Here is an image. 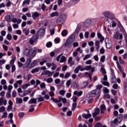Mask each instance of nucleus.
Here are the masks:
<instances>
[{
	"instance_id": "1",
	"label": "nucleus",
	"mask_w": 127,
	"mask_h": 127,
	"mask_svg": "<svg viewBox=\"0 0 127 127\" xmlns=\"http://www.w3.org/2000/svg\"><path fill=\"white\" fill-rule=\"evenodd\" d=\"M37 52V48L35 47L31 50L25 48L23 53L25 56H28L29 59H33L34 57L36 56V52Z\"/></svg>"
},
{
	"instance_id": "2",
	"label": "nucleus",
	"mask_w": 127,
	"mask_h": 127,
	"mask_svg": "<svg viewBox=\"0 0 127 127\" xmlns=\"http://www.w3.org/2000/svg\"><path fill=\"white\" fill-rule=\"evenodd\" d=\"M75 35L71 34L66 40L65 43L64 44V47H67V48H71L72 47V43L74 42L75 40Z\"/></svg>"
},
{
	"instance_id": "3",
	"label": "nucleus",
	"mask_w": 127,
	"mask_h": 127,
	"mask_svg": "<svg viewBox=\"0 0 127 127\" xmlns=\"http://www.w3.org/2000/svg\"><path fill=\"white\" fill-rule=\"evenodd\" d=\"M102 15L105 17V18H109V19H113L116 17L115 14L113 12L109 10L104 11L102 13Z\"/></svg>"
},
{
	"instance_id": "4",
	"label": "nucleus",
	"mask_w": 127,
	"mask_h": 127,
	"mask_svg": "<svg viewBox=\"0 0 127 127\" xmlns=\"http://www.w3.org/2000/svg\"><path fill=\"white\" fill-rule=\"evenodd\" d=\"M100 96H101V94L99 93L98 91H96L95 89L89 92L87 95V96L89 97V98H93L94 97H100Z\"/></svg>"
},
{
	"instance_id": "5",
	"label": "nucleus",
	"mask_w": 127,
	"mask_h": 127,
	"mask_svg": "<svg viewBox=\"0 0 127 127\" xmlns=\"http://www.w3.org/2000/svg\"><path fill=\"white\" fill-rule=\"evenodd\" d=\"M123 120V115L120 114L117 117V118L115 119L114 121L111 122V125L113 126V124H121Z\"/></svg>"
},
{
	"instance_id": "6",
	"label": "nucleus",
	"mask_w": 127,
	"mask_h": 127,
	"mask_svg": "<svg viewBox=\"0 0 127 127\" xmlns=\"http://www.w3.org/2000/svg\"><path fill=\"white\" fill-rule=\"evenodd\" d=\"M123 38V34H120L119 32H116V33L113 35V39L122 40Z\"/></svg>"
},
{
	"instance_id": "7",
	"label": "nucleus",
	"mask_w": 127,
	"mask_h": 127,
	"mask_svg": "<svg viewBox=\"0 0 127 127\" xmlns=\"http://www.w3.org/2000/svg\"><path fill=\"white\" fill-rule=\"evenodd\" d=\"M82 70L83 71H89L91 70V72L92 73H94L95 72V67H92V65H86L84 68L82 67Z\"/></svg>"
},
{
	"instance_id": "8",
	"label": "nucleus",
	"mask_w": 127,
	"mask_h": 127,
	"mask_svg": "<svg viewBox=\"0 0 127 127\" xmlns=\"http://www.w3.org/2000/svg\"><path fill=\"white\" fill-rule=\"evenodd\" d=\"M38 39V35L33 36L29 40V43L31 45H33L34 43H35Z\"/></svg>"
},
{
	"instance_id": "9",
	"label": "nucleus",
	"mask_w": 127,
	"mask_h": 127,
	"mask_svg": "<svg viewBox=\"0 0 127 127\" xmlns=\"http://www.w3.org/2000/svg\"><path fill=\"white\" fill-rule=\"evenodd\" d=\"M53 74H54V71L51 72L48 70H45L42 73V75L48 76V77H51Z\"/></svg>"
},
{
	"instance_id": "10",
	"label": "nucleus",
	"mask_w": 127,
	"mask_h": 127,
	"mask_svg": "<svg viewBox=\"0 0 127 127\" xmlns=\"http://www.w3.org/2000/svg\"><path fill=\"white\" fill-rule=\"evenodd\" d=\"M91 23H92L91 20L87 19L83 22V26L86 28L89 27L91 25Z\"/></svg>"
},
{
	"instance_id": "11",
	"label": "nucleus",
	"mask_w": 127,
	"mask_h": 127,
	"mask_svg": "<svg viewBox=\"0 0 127 127\" xmlns=\"http://www.w3.org/2000/svg\"><path fill=\"white\" fill-rule=\"evenodd\" d=\"M49 94L50 97H51V101H53V102L54 103L57 101V99L54 98V96H55V94H54V92H53V91H50L49 92Z\"/></svg>"
},
{
	"instance_id": "12",
	"label": "nucleus",
	"mask_w": 127,
	"mask_h": 127,
	"mask_svg": "<svg viewBox=\"0 0 127 127\" xmlns=\"http://www.w3.org/2000/svg\"><path fill=\"white\" fill-rule=\"evenodd\" d=\"M119 22H120V21H118V19H115V18H113V20H112L111 21L112 27H116V26H117V23H118L119 24Z\"/></svg>"
},
{
	"instance_id": "13",
	"label": "nucleus",
	"mask_w": 127,
	"mask_h": 127,
	"mask_svg": "<svg viewBox=\"0 0 127 127\" xmlns=\"http://www.w3.org/2000/svg\"><path fill=\"white\" fill-rule=\"evenodd\" d=\"M31 63V59H29L27 60L26 63H25V66H24L23 68V69H25V68H28L29 69H31L30 67V64Z\"/></svg>"
},
{
	"instance_id": "14",
	"label": "nucleus",
	"mask_w": 127,
	"mask_h": 127,
	"mask_svg": "<svg viewBox=\"0 0 127 127\" xmlns=\"http://www.w3.org/2000/svg\"><path fill=\"white\" fill-rule=\"evenodd\" d=\"M99 114H100V109L96 108L94 109V112L92 113V117H93V118H96V116H98Z\"/></svg>"
},
{
	"instance_id": "15",
	"label": "nucleus",
	"mask_w": 127,
	"mask_h": 127,
	"mask_svg": "<svg viewBox=\"0 0 127 127\" xmlns=\"http://www.w3.org/2000/svg\"><path fill=\"white\" fill-rule=\"evenodd\" d=\"M31 93V91L29 90H25L24 91H22L20 94H19L20 97H24L26 96V95L28 94H30Z\"/></svg>"
},
{
	"instance_id": "16",
	"label": "nucleus",
	"mask_w": 127,
	"mask_h": 127,
	"mask_svg": "<svg viewBox=\"0 0 127 127\" xmlns=\"http://www.w3.org/2000/svg\"><path fill=\"white\" fill-rule=\"evenodd\" d=\"M45 33V30L44 29H40L37 33L36 34V35H38V37L39 36H43Z\"/></svg>"
},
{
	"instance_id": "17",
	"label": "nucleus",
	"mask_w": 127,
	"mask_h": 127,
	"mask_svg": "<svg viewBox=\"0 0 127 127\" xmlns=\"http://www.w3.org/2000/svg\"><path fill=\"white\" fill-rule=\"evenodd\" d=\"M40 14L38 12H34L32 13V17L34 20H36L37 19V17L40 16Z\"/></svg>"
},
{
	"instance_id": "18",
	"label": "nucleus",
	"mask_w": 127,
	"mask_h": 127,
	"mask_svg": "<svg viewBox=\"0 0 127 127\" xmlns=\"http://www.w3.org/2000/svg\"><path fill=\"white\" fill-rule=\"evenodd\" d=\"M21 84H22V80L16 81L15 83L14 84V87L15 89H17V88L18 87V85H19V86H21Z\"/></svg>"
},
{
	"instance_id": "19",
	"label": "nucleus",
	"mask_w": 127,
	"mask_h": 127,
	"mask_svg": "<svg viewBox=\"0 0 127 127\" xmlns=\"http://www.w3.org/2000/svg\"><path fill=\"white\" fill-rule=\"evenodd\" d=\"M79 70H80L81 72H83V70H82V69L81 65L77 66L74 69V73H75V74H78V73H79Z\"/></svg>"
},
{
	"instance_id": "20",
	"label": "nucleus",
	"mask_w": 127,
	"mask_h": 127,
	"mask_svg": "<svg viewBox=\"0 0 127 127\" xmlns=\"http://www.w3.org/2000/svg\"><path fill=\"white\" fill-rule=\"evenodd\" d=\"M96 89H95L97 92H98L101 95V90L103 88V85L101 84H98L96 86Z\"/></svg>"
},
{
	"instance_id": "21",
	"label": "nucleus",
	"mask_w": 127,
	"mask_h": 127,
	"mask_svg": "<svg viewBox=\"0 0 127 127\" xmlns=\"http://www.w3.org/2000/svg\"><path fill=\"white\" fill-rule=\"evenodd\" d=\"M97 37L98 38H99L100 40V42H103L104 40H105V38L103 37V35H102V34L100 33H97Z\"/></svg>"
},
{
	"instance_id": "22",
	"label": "nucleus",
	"mask_w": 127,
	"mask_h": 127,
	"mask_svg": "<svg viewBox=\"0 0 127 127\" xmlns=\"http://www.w3.org/2000/svg\"><path fill=\"white\" fill-rule=\"evenodd\" d=\"M73 95L74 96H78V97H81V95H83V91H78L75 90L73 92Z\"/></svg>"
},
{
	"instance_id": "23",
	"label": "nucleus",
	"mask_w": 127,
	"mask_h": 127,
	"mask_svg": "<svg viewBox=\"0 0 127 127\" xmlns=\"http://www.w3.org/2000/svg\"><path fill=\"white\" fill-rule=\"evenodd\" d=\"M92 117V114H83L82 115V118H83V119H85L86 120H88V119H90V118H91Z\"/></svg>"
},
{
	"instance_id": "24",
	"label": "nucleus",
	"mask_w": 127,
	"mask_h": 127,
	"mask_svg": "<svg viewBox=\"0 0 127 127\" xmlns=\"http://www.w3.org/2000/svg\"><path fill=\"white\" fill-rule=\"evenodd\" d=\"M23 78L26 81H29V80H30L31 78H32V75H31V74H28L26 76L24 75Z\"/></svg>"
},
{
	"instance_id": "25",
	"label": "nucleus",
	"mask_w": 127,
	"mask_h": 127,
	"mask_svg": "<svg viewBox=\"0 0 127 127\" xmlns=\"http://www.w3.org/2000/svg\"><path fill=\"white\" fill-rule=\"evenodd\" d=\"M118 27L120 28V31L122 32H123L124 34L126 32V31H125V29H124V27H123V25H122L121 22H119Z\"/></svg>"
},
{
	"instance_id": "26",
	"label": "nucleus",
	"mask_w": 127,
	"mask_h": 127,
	"mask_svg": "<svg viewBox=\"0 0 127 127\" xmlns=\"http://www.w3.org/2000/svg\"><path fill=\"white\" fill-rule=\"evenodd\" d=\"M40 70V67H36L31 70V73H32V74H34L35 73H37L39 72Z\"/></svg>"
},
{
	"instance_id": "27",
	"label": "nucleus",
	"mask_w": 127,
	"mask_h": 127,
	"mask_svg": "<svg viewBox=\"0 0 127 127\" xmlns=\"http://www.w3.org/2000/svg\"><path fill=\"white\" fill-rule=\"evenodd\" d=\"M37 64V61L34 60L32 61V62L30 64V67L31 69L33 68V67H35Z\"/></svg>"
},
{
	"instance_id": "28",
	"label": "nucleus",
	"mask_w": 127,
	"mask_h": 127,
	"mask_svg": "<svg viewBox=\"0 0 127 127\" xmlns=\"http://www.w3.org/2000/svg\"><path fill=\"white\" fill-rule=\"evenodd\" d=\"M95 45L96 46L97 52H99V49H100V42L99 41H96Z\"/></svg>"
},
{
	"instance_id": "29",
	"label": "nucleus",
	"mask_w": 127,
	"mask_h": 127,
	"mask_svg": "<svg viewBox=\"0 0 127 127\" xmlns=\"http://www.w3.org/2000/svg\"><path fill=\"white\" fill-rule=\"evenodd\" d=\"M106 110V106L104 104L100 106V111L102 114H104Z\"/></svg>"
},
{
	"instance_id": "30",
	"label": "nucleus",
	"mask_w": 127,
	"mask_h": 127,
	"mask_svg": "<svg viewBox=\"0 0 127 127\" xmlns=\"http://www.w3.org/2000/svg\"><path fill=\"white\" fill-rule=\"evenodd\" d=\"M37 98H31V100H29V104H36Z\"/></svg>"
},
{
	"instance_id": "31",
	"label": "nucleus",
	"mask_w": 127,
	"mask_h": 127,
	"mask_svg": "<svg viewBox=\"0 0 127 127\" xmlns=\"http://www.w3.org/2000/svg\"><path fill=\"white\" fill-rule=\"evenodd\" d=\"M44 81L47 82L48 83H52L53 82V78L49 77L48 79L44 78Z\"/></svg>"
},
{
	"instance_id": "32",
	"label": "nucleus",
	"mask_w": 127,
	"mask_h": 127,
	"mask_svg": "<svg viewBox=\"0 0 127 127\" xmlns=\"http://www.w3.org/2000/svg\"><path fill=\"white\" fill-rule=\"evenodd\" d=\"M101 82L104 86H107V87H110V82L104 81L103 80H101Z\"/></svg>"
},
{
	"instance_id": "33",
	"label": "nucleus",
	"mask_w": 127,
	"mask_h": 127,
	"mask_svg": "<svg viewBox=\"0 0 127 127\" xmlns=\"http://www.w3.org/2000/svg\"><path fill=\"white\" fill-rule=\"evenodd\" d=\"M107 40H109V39L106 38L105 39V42H106V47L107 48H108V49H110V48H112V44L111 43H107Z\"/></svg>"
},
{
	"instance_id": "34",
	"label": "nucleus",
	"mask_w": 127,
	"mask_h": 127,
	"mask_svg": "<svg viewBox=\"0 0 127 127\" xmlns=\"http://www.w3.org/2000/svg\"><path fill=\"white\" fill-rule=\"evenodd\" d=\"M5 19L6 20V21H8V22L11 21V15H7L5 16Z\"/></svg>"
},
{
	"instance_id": "35",
	"label": "nucleus",
	"mask_w": 127,
	"mask_h": 127,
	"mask_svg": "<svg viewBox=\"0 0 127 127\" xmlns=\"http://www.w3.org/2000/svg\"><path fill=\"white\" fill-rule=\"evenodd\" d=\"M62 35L63 36V37H65V36H67L68 35V31L66 30H64L62 32Z\"/></svg>"
},
{
	"instance_id": "36",
	"label": "nucleus",
	"mask_w": 127,
	"mask_h": 127,
	"mask_svg": "<svg viewBox=\"0 0 127 127\" xmlns=\"http://www.w3.org/2000/svg\"><path fill=\"white\" fill-rule=\"evenodd\" d=\"M38 100V103H40V102H44L45 99L44 97H42L41 95L39 96V97L37 98Z\"/></svg>"
},
{
	"instance_id": "37",
	"label": "nucleus",
	"mask_w": 127,
	"mask_h": 127,
	"mask_svg": "<svg viewBox=\"0 0 127 127\" xmlns=\"http://www.w3.org/2000/svg\"><path fill=\"white\" fill-rule=\"evenodd\" d=\"M111 82L112 83V84L117 83V78H116V76L114 75L112 76Z\"/></svg>"
},
{
	"instance_id": "38",
	"label": "nucleus",
	"mask_w": 127,
	"mask_h": 127,
	"mask_svg": "<svg viewBox=\"0 0 127 127\" xmlns=\"http://www.w3.org/2000/svg\"><path fill=\"white\" fill-rule=\"evenodd\" d=\"M15 60H16V57H15V56H13L12 57V59L10 62V64L11 65H14L13 64H14V62H15Z\"/></svg>"
},
{
	"instance_id": "39",
	"label": "nucleus",
	"mask_w": 127,
	"mask_h": 127,
	"mask_svg": "<svg viewBox=\"0 0 127 127\" xmlns=\"http://www.w3.org/2000/svg\"><path fill=\"white\" fill-rule=\"evenodd\" d=\"M59 15V13L57 12H53L50 14L51 17H54L55 16H58Z\"/></svg>"
},
{
	"instance_id": "40",
	"label": "nucleus",
	"mask_w": 127,
	"mask_h": 127,
	"mask_svg": "<svg viewBox=\"0 0 127 127\" xmlns=\"http://www.w3.org/2000/svg\"><path fill=\"white\" fill-rule=\"evenodd\" d=\"M29 86H30V83H26L22 86V88H23V90H26L27 87H29Z\"/></svg>"
},
{
	"instance_id": "41",
	"label": "nucleus",
	"mask_w": 127,
	"mask_h": 127,
	"mask_svg": "<svg viewBox=\"0 0 127 127\" xmlns=\"http://www.w3.org/2000/svg\"><path fill=\"white\" fill-rule=\"evenodd\" d=\"M57 23H62V24H63V23H64V21L62 20L61 17H59L57 19Z\"/></svg>"
},
{
	"instance_id": "42",
	"label": "nucleus",
	"mask_w": 127,
	"mask_h": 127,
	"mask_svg": "<svg viewBox=\"0 0 127 127\" xmlns=\"http://www.w3.org/2000/svg\"><path fill=\"white\" fill-rule=\"evenodd\" d=\"M66 57H65L64 56H62L61 58V60H60V63H64V62H66Z\"/></svg>"
},
{
	"instance_id": "43",
	"label": "nucleus",
	"mask_w": 127,
	"mask_h": 127,
	"mask_svg": "<svg viewBox=\"0 0 127 127\" xmlns=\"http://www.w3.org/2000/svg\"><path fill=\"white\" fill-rule=\"evenodd\" d=\"M88 86V82L87 81H84L83 83H81V87L82 88H86Z\"/></svg>"
},
{
	"instance_id": "44",
	"label": "nucleus",
	"mask_w": 127,
	"mask_h": 127,
	"mask_svg": "<svg viewBox=\"0 0 127 127\" xmlns=\"http://www.w3.org/2000/svg\"><path fill=\"white\" fill-rule=\"evenodd\" d=\"M60 17H61L62 20H63V21H64V22L66 20V19L67 18L66 15L64 14L61 15Z\"/></svg>"
},
{
	"instance_id": "45",
	"label": "nucleus",
	"mask_w": 127,
	"mask_h": 127,
	"mask_svg": "<svg viewBox=\"0 0 127 127\" xmlns=\"http://www.w3.org/2000/svg\"><path fill=\"white\" fill-rule=\"evenodd\" d=\"M76 108H77V103H72L71 111H75V110H76Z\"/></svg>"
},
{
	"instance_id": "46",
	"label": "nucleus",
	"mask_w": 127,
	"mask_h": 127,
	"mask_svg": "<svg viewBox=\"0 0 127 127\" xmlns=\"http://www.w3.org/2000/svg\"><path fill=\"white\" fill-rule=\"evenodd\" d=\"M23 33H24L25 35L27 36L28 35V34H29V30H27L26 29H23Z\"/></svg>"
},
{
	"instance_id": "47",
	"label": "nucleus",
	"mask_w": 127,
	"mask_h": 127,
	"mask_svg": "<svg viewBox=\"0 0 127 127\" xmlns=\"http://www.w3.org/2000/svg\"><path fill=\"white\" fill-rule=\"evenodd\" d=\"M59 100L57 99V101H56V102L54 103H55V104H59V103H61L62 101L63 97H62V96H59Z\"/></svg>"
},
{
	"instance_id": "48",
	"label": "nucleus",
	"mask_w": 127,
	"mask_h": 127,
	"mask_svg": "<svg viewBox=\"0 0 127 127\" xmlns=\"http://www.w3.org/2000/svg\"><path fill=\"white\" fill-rule=\"evenodd\" d=\"M80 29H81V26L80 25H78L75 29V33H78L80 31Z\"/></svg>"
},
{
	"instance_id": "49",
	"label": "nucleus",
	"mask_w": 127,
	"mask_h": 127,
	"mask_svg": "<svg viewBox=\"0 0 127 127\" xmlns=\"http://www.w3.org/2000/svg\"><path fill=\"white\" fill-rule=\"evenodd\" d=\"M16 102L17 104H21V103H22V99L16 98Z\"/></svg>"
},
{
	"instance_id": "50",
	"label": "nucleus",
	"mask_w": 127,
	"mask_h": 127,
	"mask_svg": "<svg viewBox=\"0 0 127 127\" xmlns=\"http://www.w3.org/2000/svg\"><path fill=\"white\" fill-rule=\"evenodd\" d=\"M7 118V112H5L3 113V115L1 116L2 119H6Z\"/></svg>"
},
{
	"instance_id": "51",
	"label": "nucleus",
	"mask_w": 127,
	"mask_h": 127,
	"mask_svg": "<svg viewBox=\"0 0 127 127\" xmlns=\"http://www.w3.org/2000/svg\"><path fill=\"white\" fill-rule=\"evenodd\" d=\"M103 92L105 94H108V93H109V89H108V88L104 87L103 89Z\"/></svg>"
},
{
	"instance_id": "52",
	"label": "nucleus",
	"mask_w": 127,
	"mask_h": 127,
	"mask_svg": "<svg viewBox=\"0 0 127 127\" xmlns=\"http://www.w3.org/2000/svg\"><path fill=\"white\" fill-rule=\"evenodd\" d=\"M65 93H66V91L64 90H61L59 91L60 95H61V96H64L65 95Z\"/></svg>"
},
{
	"instance_id": "53",
	"label": "nucleus",
	"mask_w": 127,
	"mask_h": 127,
	"mask_svg": "<svg viewBox=\"0 0 127 127\" xmlns=\"http://www.w3.org/2000/svg\"><path fill=\"white\" fill-rule=\"evenodd\" d=\"M52 67L51 68V69L54 70H56V68H57V64H55L54 63H53V65H52Z\"/></svg>"
},
{
	"instance_id": "54",
	"label": "nucleus",
	"mask_w": 127,
	"mask_h": 127,
	"mask_svg": "<svg viewBox=\"0 0 127 127\" xmlns=\"http://www.w3.org/2000/svg\"><path fill=\"white\" fill-rule=\"evenodd\" d=\"M6 38L9 40V41H10L11 39H12V36H11V35L10 34H8L6 36Z\"/></svg>"
},
{
	"instance_id": "55",
	"label": "nucleus",
	"mask_w": 127,
	"mask_h": 127,
	"mask_svg": "<svg viewBox=\"0 0 127 127\" xmlns=\"http://www.w3.org/2000/svg\"><path fill=\"white\" fill-rule=\"evenodd\" d=\"M60 38H56V39H55V43H56V44H58V43H60Z\"/></svg>"
},
{
	"instance_id": "56",
	"label": "nucleus",
	"mask_w": 127,
	"mask_h": 127,
	"mask_svg": "<svg viewBox=\"0 0 127 127\" xmlns=\"http://www.w3.org/2000/svg\"><path fill=\"white\" fill-rule=\"evenodd\" d=\"M106 60V56H102L100 58V62L104 63L105 62V60Z\"/></svg>"
},
{
	"instance_id": "57",
	"label": "nucleus",
	"mask_w": 127,
	"mask_h": 127,
	"mask_svg": "<svg viewBox=\"0 0 127 127\" xmlns=\"http://www.w3.org/2000/svg\"><path fill=\"white\" fill-rule=\"evenodd\" d=\"M70 85H71V80H68L66 82V87L69 88V87H70Z\"/></svg>"
},
{
	"instance_id": "58",
	"label": "nucleus",
	"mask_w": 127,
	"mask_h": 127,
	"mask_svg": "<svg viewBox=\"0 0 127 127\" xmlns=\"http://www.w3.org/2000/svg\"><path fill=\"white\" fill-rule=\"evenodd\" d=\"M46 46L48 48H50V47H52V43L51 42H49L46 44Z\"/></svg>"
},
{
	"instance_id": "59",
	"label": "nucleus",
	"mask_w": 127,
	"mask_h": 127,
	"mask_svg": "<svg viewBox=\"0 0 127 127\" xmlns=\"http://www.w3.org/2000/svg\"><path fill=\"white\" fill-rule=\"evenodd\" d=\"M30 1L29 0H25L23 2L22 5H24V4H29Z\"/></svg>"
},
{
	"instance_id": "60",
	"label": "nucleus",
	"mask_w": 127,
	"mask_h": 127,
	"mask_svg": "<svg viewBox=\"0 0 127 127\" xmlns=\"http://www.w3.org/2000/svg\"><path fill=\"white\" fill-rule=\"evenodd\" d=\"M5 111V107L4 106H1L0 107V113H3Z\"/></svg>"
},
{
	"instance_id": "61",
	"label": "nucleus",
	"mask_w": 127,
	"mask_h": 127,
	"mask_svg": "<svg viewBox=\"0 0 127 127\" xmlns=\"http://www.w3.org/2000/svg\"><path fill=\"white\" fill-rule=\"evenodd\" d=\"M117 64L118 68V69H120V71H121V72H124V70L122 69V67H121V65H120V64L119 63V62L117 63Z\"/></svg>"
},
{
	"instance_id": "62",
	"label": "nucleus",
	"mask_w": 127,
	"mask_h": 127,
	"mask_svg": "<svg viewBox=\"0 0 127 127\" xmlns=\"http://www.w3.org/2000/svg\"><path fill=\"white\" fill-rule=\"evenodd\" d=\"M2 48L5 51H7V50H8V47L5 45H2Z\"/></svg>"
},
{
	"instance_id": "63",
	"label": "nucleus",
	"mask_w": 127,
	"mask_h": 127,
	"mask_svg": "<svg viewBox=\"0 0 127 127\" xmlns=\"http://www.w3.org/2000/svg\"><path fill=\"white\" fill-rule=\"evenodd\" d=\"M13 88L12 85H9L8 87V92L9 93H11V90H12Z\"/></svg>"
},
{
	"instance_id": "64",
	"label": "nucleus",
	"mask_w": 127,
	"mask_h": 127,
	"mask_svg": "<svg viewBox=\"0 0 127 127\" xmlns=\"http://www.w3.org/2000/svg\"><path fill=\"white\" fill-rule=\"evenodd\" d=\"M60 82H61V80L59 78H57L55 80V83L57 85H58V84H60Z\"/></svg>"
}]
</instances>
